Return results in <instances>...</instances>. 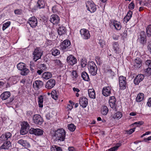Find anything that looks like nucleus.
<instances>
[{"label": "nucleus", "mask_w": 151, "mask_h": 151, "mask_svg": "<svg viewBox=\"0 0 151 151\" xmlns=\"http://www.w3.org/2000/svg\"><path fill=\"white\" fill-rule=\"evenodd\" d=\"M81 76L83 80L86 81H89L90 78L88 73L85 71H83L81 74Z\"/></svg>", "instance_id": "obj_33"}, {"label": "nucleus", "mask_w": 151, "mask_h": 151, "mask_svg": "<svg viewBox=\"0 0 151 151\" xmlns=\"http://www.w3.org/2000/svg\"><path fill=\"white\" fill-rule=\"evenodd\" d=\"M79 103L81 106L85 108L88 104V99L85 97H81L80 98Z\"/></svg>", "instance_id": "obj_15"}, {"label": "nucleus", "mask_w": 151, "mask_h": 151, "mask_svg": "<svg viewBox=\"0 0 151 151\" xmlns=\"http://www.w3.org/2000/svg\"><path fill=\"white\" fill-rule=\"evenodd\" d=\"M116 99L114 96L110 97L109 101V105L111 108L116 111L120 110L122 109V106L116 105Z\"/></svg>", "instance_id": "obj_4"}, {"label": "nucleus", "mask_w": 151, "mask_h": 151, "mask_svg": "<svg viewBox=\"0 0 151 151\" xmlns=\"http://www.w3.org/2000/svg\"><path fill=\"white\" fill-rule=\"evenodd\" d=\"M65 132L63 129H58L55 133V140L58 142L63 141L65 139Z\"/></svg>", "instance_id": "obj_1"}, {"label": "nucleus", "mask_w": 151, "mask_h": 151, "mask_svg": "<svg viewBox=\"0 0 151 151\" xmlns=\"http://www.w3.org/2000/svg\"><path fill=\"white\" fill-rule=\"evenodd\" d=\"M144 124V122L142 121H140L135 122L134 124L136 125L137 126L139 127L142 125Z\"/></svg>", "instance_id": "obj_54"}, {"label": "nucleus", "mask_w": 151, "mask_h": 151, "mask_svg": "<svg viewBox=\"0 0 151 151\" xmlns=\"http://www.w3.org/2000/svg\"><path fill=\"white\" fill-rule=\"evenodd\" d=\"M54 61V62L55 64L59 65L60 66H62V64L60 60L57 59L55 60Z\"/></svg>", "instance_id": "obj_52"}, {"label": "nucleus", "mask_w": 151, "mask_h": 151, "mask_svg": "<svg viewBox=\"0 0 151 151\" xmlns=\"http://www.w3.org/2000/svg\"><path fill=\"white\" fill-rule=\"evenodd\" d=\"M99 43L101 47L103 48L104 46L105 45V42L104 41L102 40H100L99 41Z\"/></svg>", "instance_id": "obj_59"}, {"label": "nucleus", "mask_w": 151, "mask_h": 151, "mask_svg": "<svg viewBox=\"0 0 151 151\" xmlns=\"http://www.w3.org/2000/svg\"><path fill=\"white\" fill-rule=\"evenodd\" d=\"M67 60L68 64L71 65H73L77 62L76 59L72 55H70L67 57Z\"/></svg>", "instance_id": "obj_16"}, {"label": "nucleus", "mask_w": 151, "mask_h": 151, "mask_svg": "<svg viewBox=\"0 0 151 151\" xmlns=\"http://www.w3.org/2000/svg\"><path fill=\"white\" fill-rule=\"evenodd\" d=\"M34 123L40 125L43 122V120L41 116L38 114H35L33 117Z\"/></svg>", "instance_id": "obj_12"}, {"label": "nucleus", "mask_w": 151, "mask_h": 151, "mask_svg": "<svg viewBox=\"0 0 151 151\" xmlns=\"http://www.w3.org/2000/svg\"><path fill=\"white\" fill-rule=\"evenodd\" d=\"M145 65L148 67L151 68V60H148L145 62Z\"/></svg>", "instance_id": "obj_53"}, {"label": "nucleus", "mask_w": 151, "mask_h": 151, "mask_svg": "<svg viewBox=\"0 0 151 151\" xmlns=\"http://www.w3.org/2000/svg\"><path fill=\"white\" fill-rule=\"evenodd\" d=\"M51 51L52 55L54 56H56L60 54V50L55 48L52 49Z\"/></svg>", "instance_id": "obj_40"}, {"label": "nucleus", "mask_w": 151, "mask_h": 151, "mask_svg": "<svg viewBox=\"0 0 151 151\" xmlns=\"http://www.w3.org/2000/svg\"><path fill=\"white\" fill-rule=\"evenodd\" d=\"M11 22H10L8 21L6 23H4L3 25L2 30H4L6 28L8 27L10 24Z\"/></svg>", "instance_id": "obj_51"}, {"label": "nucleus", "mask_w": 151, "mask_h": 151, "mask_svg": "<svg viewBox=\"0 0 151 151\" xmlns=\"http://www.w3.org/2000/svg\"><path fill=\"white\" fill-rule=\"evenodd\" d=\"M112 48L115 52L116 54H119L120 52L121 49L118 42H112Z\"/></svg>", "instance_id": "obj_19"}, {"label": "nucleus", "mask_w": 151, "mask_h": 151, "mask_svg": "<svg viewBox=\"0 0 151 151\" xmlns=\"http://www.w3.org/2000/svg\"><path fill=\"white\" fill-rule=\"evenodd\" d=\"M107 73L108 74H109L111 76H114L115 75L114 73L111 69L108 70H107Z\"/></svg>", "instance_id": "obj_56"}, {"label": "nucleus", "mask_w": 151, "mask_h": 151, "mask_svg": "<svg viewBox=\"0 0 151 151\" xmlns=\"http://www.w3.org/2000/svg\"><path fill=\"white\" fill-rule=\"evenodd\" d=\"M81 64L82 67H84L87 64V60L85 58H82L81 60Z\"/></svg>", "instance_id": "obj_46"}, {"label": "nucleus", "mask_w": 151, "mask_h": 151, "mask_svg": "<svg viewBox=\"0 0 151 151\" xmlns=\"http://www.w3.org/2000/svg\"><path fill=\"white\" fill-rule=\"evenodd\" d=\"M112 91L113 90L111 86H105L102 89V93L104 96H110Z\"/></svg>", "instance_id": "obj_11"}, {"label": "nucleus", "mask_w": 151, "mask_h": 151, "mask_svg": "<svg viewBox=\"0 0 151 151\" xmlns=\"http://www.w3.org/2000/svg\"><path fill=\"white\" fill-rule=\"evenodd\" d=\"M71 46L70 42L68 40H64L60 45L61 49L64 52L70 50Z\"/></svg>", "instance_id": "obj_5"}, {"label": "nucleus", "mask_w": 151, "mask_h": 151, "mask_svg": "<svg viewBox=\"0 0 151 151\" xmlns=\"http://www.w3.org/2000/svg\"><path fill=\"white\" fill-rule=\"evenodd\" d=\"M138 40L142 45L146 43V35L145 31H142L140 32Z\"/></svg>", "instance_id": "obj_9"}, {"label": "nucleus", "mask_w": 151, "mask_h": 151, "mask_svg": "<svg viewBox=\"0 0 151 151\" xmlns=\"http://www.w3.org/2000/svg\"><path fill=\"white\" fill-rule=\"evenodd\" d=\"M42 54L43 51L42 50L40 47H37L34 49L33 52V60L35 62H36L37 60L40 59Z\"/></svg>", "instance_id": "obj_3"}, {"label": "nucleus", "mask_w": 151, "mask_h": 151, "mask_svg": "<svg viewBox=\"0 0 151 151\" xmlns=\"http://www.w3.org/2000/svg\"><path fill=\"white\" fill-rule=\"evenodd\" d=\"M14 13L17 14H20L22 13V10L20 9H16L14 10Z\"/></svg>", "instance_id": "obj_60"}, {"label": "nucleus", "mask_w": 151, "mask_h": 151, "mask_svg": "<svg viewBox=\"0 0 151 151\" xmlns=\"http://www.w3.org/2000/svg\"><path fill=\"white\" fill-rule=\"evenodd\" d=\"M109 111V109L106 106H103L101 109V113L102 114L106 115Z\"/></svg>", "instance_id": "obj_34"}, {"label": "nucleus", "mask_w": 151, "mask_h": 151, "mask_svg": "<svg viewBox=\"0 0 151 151\" xmlns=\"http://www.w3.org/2000/svg\"><path fill=\"white\" fill-rule=\"evenodd\" d=\"M135 129V128L131 129L128 131V133L130 134H131L134 131Z\"/></svg>", "instance_id": "obj_62"}, {"label": "nucleus", "mask_w": 151, "mask_h": 151, "mask_svg": "<svg viewBox=\"0 0 151 151\" xmlns=\"http://www.w3.org/2000/svg\"><path fill=\"white\" fill-rule=\"evenodd\" d=\"M52 76V74L50 72H46L42 74V77L44 79L47 80L50 78Z\"/></svg>", "instance_id": "obj_28"}, {"label": "nucleus", "mask_w": 151, "mask_h": 151, "mask_svg": "<svg viewBox=\"0 0 151 151\" xmlns=\"http://www.w3.org/2000/svg\"><path fill=\"white\" fill-rule=\"evenodd\" d=\"M58 32L59 35H61L65 34L66 32V29L65 27L61 26L58 29Z\"/></svg>", "instance_id": "obj_27"}, {"label": "nucleus", "mask_w": 151, "mask_h": 151, "mask_svg": "<svg viewBox=\"0 0 151 151\" xmlns=\"http://www.w3.org/2000/svg\"><path fill=\"white\" fill-rule=\"evenodd\" d=\"M132 12L130 10L129 11L126 16L124 19V21L126 22H127L132 17Z\"/></svg>", "instance_id": "obj_32"}, {"label": "nucleus", "mask_w": 151, "mask_h": 151, "mask_svg": "<svg viewBox=\"0 0 151 151\" xmlns=\"http://www.w3.org/2000/svg\"><path fill=\"white\" fill-rule=\"evenodd\" d=\"M144 78V75L143 74H139L137 76L134 80V83L135 85H138L142 81Z\"/></svg>", "instance_id": "obj_22"}, {"label": "nucleus", "mask_w": 151, "mask_h": 151, "mask_svg": "<svg viewBox=\"0 0 151 151\" xmlns=\"http://www.w3.org/2000/svg\"><path fill=\"white\" fill-rule=\"evenodd\" d=\"M52 151H62L61 147L57 146H53L51 148Z\"/></svg>", "instance_id": "obj_45"}, {"label": "nucleus", "mask_w": 151, "mask_h": 151, "mask_svg": "<svg viewBox=\"0 0 151 151\" xmlns=\"http://www.w3.org/2000/svg\"><path fill=\"white\" fill-rule=\"evenodd\" d=\"M147 47L148 50L151 53V42H148Z\"/></svg>", "instance_id": "obj_61"}, {"label": "nucleus", "mask_w": 151, "mask_h": 151, "mask_svg": "<svg viewBox=\"0 0 151 151\" xmlns=\"http://www.w3.org/2000/svg\"><path fill=\"white\" fill-rule=\"evenodd\" d=\"M80 32L81 37L83 39L87 40L90 38V34L89 31L87 29H82L80 30Z\"/></svg>", "instance_id": "obj_8"}, {"label": "nucleus", "mask_w": 151, "mask_h": 151, "mask_svg": "<svg viewBox=\"0 0 151 151\" xmlns=\"http://www.w3.org/2000/svg\"><path fill=\"white\" fill-rule=\"evenodd\" d=\"M86 4L87 9L91 13H93L96 10V5L93 1H88L86 3Z\"/></svg>", "instance_id": "obj_6"}, {"label": "nucleus", "mask_w": 151, "mask_h": 151, "mask_svg": "<svg viewBox=\"0 0 151 151\" xmlns=\"http://www.w3.org/2000/svg\"><path fill=\"white\" fill-rule=\"evenodd\" d=\"M45 3L43 0H38L37 4V8L41 9L44 8Z\"/></svg>", "instance_id": "obj_30"}, {"label": "nucleus", "mask_w": 151, "mask_h": 151, "mask_svg": "<svg viewBox=\"0 0 151 151\" xmlns=\"http://www.w3.org/2000/svg\"><path fill=\"white\" fill-rule=\"evenodd\" d=\"M88 68L89 72L92 76H95L97 73V67L93 61H89L88 64Z\"/></svg>", "instance_id": "obj_2"}, {"label": "nucleus", "mask_w": 151, "mask_h": 151, "mask_svg": "<svg viewBox=\"0 0 151 151\" xmlns=\"http://www.w3.org/2000/svg\"><path fill=\"white\" fill-rule=\"evenodd\" d=\"M17 143L26 148H29L30 147V145L28 142L22 139L19 140Z\"/></svg>", "instance_id": "obj_24"}, {"label": "nucleus", "mask_w": 151, "mask_h": 151, "mask_svg": "<svg viewBox=\"0 0 151 151\" xmlns=\"http://www.w3.org/2000/svg\"><path fill=\"white\" fill-rule=\"evenodd\" d=\"M144 98V94L142 93H139L136 98L137 102H139L142 101Z\"/></svg>", "instance_id": "obj_35"}, {"label": "nucleus", "mask_w": 151, "mask_h": 151, "mask_svg": "<svg viewBox=\"0 0 151 151\" xmlns=\"http://www.w3.org/2000/svg\"><path fill=\"white\" fill-rule=\"evenodd\" d=\"M17 67L18 70H21L26 68V65L24 63H20L17 65Z\"/></svg>", "instance_id": "obj_39"}, {"label": "nucleus", "mask_w": 151, "mask_h": 151, "mask_svg": "<svg viewBox=\"0 0 151 151\" xmlns=\"http://www.w3.org/2000/svg\"><path fill=\"white\" fill-rule=\"evenodd\" d=\"M11 96V93L9 91H5L3 92L0 96V98L2 100L7 99Z\"/></svg>", "instance_id": "obj_25"}, {"label": "nucleus", "mask_w": 151, "mask_h": 151, "mask_svg": "<svg viewBox=\"0 0 151 151\" xmlns=\"http://www.w3.org/2000/svg\"><path fill=\"white\" fill-rule=\"evenodd\" d=\"M68 150L69 151H76L75 149L73 147H68Z\"/></svg>", "instance_id": "obj_64"}, {"label": "nucleus", "mask_w": 151, "mask_h": 151, "mask_svg": "<svg viewBox=\"0 0 151 151\" xmlns=\"http://www.w3.org/2000/svg\"><path fill=\"white\" fill-rule=\"evenodd\" d=\"M29 130V129L27 128H24L21 127L20 130V133L22 135H24L28 132Z\"/></svg>", "instance_id": "obj_48"}, {"label": "nucleus", "mask_w": 151, "mask_h": 151, "mask_svg": "<svg viewBox=\"0 0 151 151\" xmlns=\"http://www.w3.org/2000/svg\"><path fill=\"white\" fill-rule=\"evenodd\" d=\"M146 33L148 37H151V24L148 25L146 27Z\"/></svg>", "instance_id": "obj_38"}, {"label": "nucleus", "mask_w": 151, "mask_h": 151, "mask_svg": "<svg viewBox=\"0 0 151 151\" xmlns=\"http://www.w3.org/2000/svg\"><path fill=\"white\" fill-rule=\"evenodd\" d=\"M29 125L27 122H23L21 124V127L24 128H27V129H29Z\"/></svg>", "instance_id": "obj_44"}, {"label": "nucleus", "mask_w": 151, "mask_h": 151, "mask_svg": "<svg viewBox=\"0 0 151 151\" xmlns=\"http://www.w3.org/2000/svg\"><path fill=\"white\" fill-rule=\"evenodd\" d=\"M145 74L148 76L151 75V68L148 67L145 70Z\"/></svg>", "instance_id": "obj_49"}, {"label": "nucleus", "mask_w": 151, "mask_h": 151, "mask_svg": "<svg viewBox=\"0 0 151 151\" xmlns=\"http://www.w3.org/2000/svg\"><path fill=\"white\" fill-rule=\"evenodd\" d=\"M89 97L92 99H94L96 98V95L95 91L93 89H89L88 91Z\"/></svg>", "instance_id": "obj_31"}, {"label": "nucleus", "mask_w": 151, "mask_h": 151, "mask_svg": "<svg viewBox=\"0 0 151 151\" xmlns=\"http://www.w3.org/2000/svg\"><path fill=\"white\" fill-rule=\"evenodd\" d=\"M10 146H11V142L9 140H7L4 142L0 147V148L2 149L8 150Z\"/></svg>", "instance_id": "obj_26"}, {"label": "nucleus", "mask_w": 151, "mask_h": 151, "mask_svg": "<svg viewBox=\"0 0 151 151\" xmlns=\"http://www.w3.org/2000/svg\"><path fill=\"white\" fill-rule=\"evenodd\" d=\"M112 24L116 30H120L122 27L120 22L116 21H114Z\"/></svg>", "instance_id": "obj_29"}, {"label": "nucleus", "mask_w": 151, "mask_h": 151, "mask_svg": "<svg viewBox=\"0 0 151 151\" xmlns=\"http://www.w3.org/2000/svg\"><path fill=\"white\" fill-rule=\"evenodd\" d=\"M29 71L28 69L26 68L21 70L20 74L22 76H26L29 73Z\"/></svg>", "instance_id": "obj_43"}, {"label": "nucleus", "mask_w": 151, "mask_h": 151, "mask_svg": "<svg viewBox=\"0 0 151 151\" xmlns=\"http://www.w3.org/2000/svg\"><path fill=\"white\" fill-rule=\"evenodd\" d=\"M39 68L45 71L47 70V68L46 67L45 65L44 64H41L39 66Z\"/></svg>", "instance_id": "obj_50"}, {"label": "nucleus", "mask_w": 151, "mask_h": 151, "mask_svg": "<svg viewBox=\"0 0 151 151\" xmlns=\"http://www.w3.org/2000/svg\"><path fill=\"white\" fill-rule=\"evenodd\" d=\"M122 116V114L121 112L118 111L113 116V117L114 119H120Z\"/></svg>", "instance_id": "obj_42"}, {"label": "nucleus", "mask_w": 151, "mask_h": 151, "mask_svg": "<svg viewBox=\"0 0 151 151\" xmlns=\"http://www.w3.org/2000/svg\"><path fill=\"white\" fill-rule=\"evenodd\" d=\"M68 129L71 132L74 131L76 129V127L72 124H71L68 125Z\"/></svg>", "instance_id": "obj_47"}, {"label": "nucleus", "mask_w": 151, "mask_h": 151, "mask_svg": "<svg viewBox=\"0 0 151 151\" xmlns=\"http://www.w3.org/2000/svg\"><path fill=\"white\" fill-rule=\"evenodd\" d=\"M142 62L141 60L139 58H137L134 60L133 66L136 68H139L142 65Z\"/></svg>", "instance_id": "obj_23"}, {"label": "nucleus", "mask_w": 151, "mask_h": 151, "mask_svg": "<svg viewBox=\"0 0 151 151\" xmlns=\"http://www.w3.org/2000/svg\"><path fill=\"white\" fill-rule=\"evenodd\" d=\"M28 22L30 26L33 28L37 26V20L35 17H32L30 18Z\"/></svg>", "instance_id": "obj_14"}, {"label": "nucleus", "mask_w": 151, "mask_h": 151, "mask_svg": "<svg viewBox=\"0 0 151 151\" xmlns=\"http://www.w3.org/2000/svg\"><path fill=\"white\" fill-rule=\"evenodd\" d=\"M58 91L53 90L51 93V96L53 99L55 100H57L58 98Z\"/></svg>", "instance_id": "obj_37"}, {"label": "nucleus", "mask_w": 151, "mask_h": 151, "mask_svg": "<svg viewBox=\"0 0 151 151\" xmlns=\"http://www.w3.org/2000/svg\"><path fill=\"white\" fill-rule=\"evenodd\" d=\"M43 82L40 80L35 81L33 83V86L36 90H38L41 88L43 86Z\"/></svg>", "instance_id": "obj_20"}, {"label": "nucleus", "mask_w": 151, "mask_h": 151, "mask_svg": "<svg viewBox=\"0 0 151 151\" xmlns=\"http://www.w3.org/2000/svg\"><path fill=\"white\" fill-rule=\"evenodd\" d=\"M12 134L10 132H6L2 134L0 137V142L4 141L9 140L12 137Z\"/></svg>", "instance_id": "obj_13"}, {"label": "nucleus", "mask_w": 151, "mask_h": 151, "mask_svg": "<svg viewBox=\"0 0 151 151\" xmlns=\"http://www.w3.org/2000/svg\"><path fill=\"white\" fill-rule=\"evenodd\" d=\"M96 61L98 65H100L102 63V60H101V58H96Z\"/></svg>", "instance_id": "obj_58"}, {"label": "nucleus", "mask_w": 151, "mask_h": 151, "mask_svg": "<svg viewBox=\"0 0 151 151\" xmlns=\"http://www.w3.org/2000/svg\"><path fill=\"white\" fill-rule=\"evenodd\" d=\"M147 104L148 106L149 107H150L151 106V97L148 99V101L147 103Z\"/></svg>", "instance_id": "obj_63"}, {"label": "nucleus", "mask_w": 151, "mask_h": 151, "mask_svg": "<svg viewBox=\"0 0 151 151\" xmlns=\"http://www.w3.org/2000/svg\"><path fill=\"white\" fill-rule=\"evenodd\" d=\"M134 5L133 2H132L129 5V9L132 10L134 9Z\"/></svg>", "instance_id": "obj_55"}, {"label": "nucleus", "mask_w": 151, "mask_h": 151, "mask_svg": "<svg viewBox=\"0 0 151 151\" xmlns=\"http://www.w3.org/2000/svg\"><path fill=\"white\" fill-rule=\"evenodd\" d=\"M19 80V77L18 76H12L9 78L7 84L8 86H10L11 85L16 84Z\"/></svg>", "instance_id": "obj_21"}, {"label": "nucleus", "mask_w": 151, "mask_h": 151, "mask_svg": "<svg viewBox=\"0 0 151 151\" xmlns=\"http://www.w3.org/2000/svg\"><path fill=\"white\" fill-rule=\"evenodd\" d=\"M72 74L73 76V78H76L78 77V75L77 73V72L76 70H73L72 72Z\"/></svg>", "instance_id": "obj_57"}, {"label": "nucleus", "mask_w": 151, "mask_h": 151, "mask_svg": "<svg viewBox=\"0 0 151 151\" xmlns=\"http://www.w3.org/2000/svg\"><path fill=\"white\" fill-rule=\"evenodd\" d=\"M121 145V144L120 143H117L115 146L108 149L107 151H115Z\"/></svg>", "instance_id": "obj_41"}, {"label": "nucleus", "mask_w": 151, "mask_h": 151, "mask_svg": "<svg viewBox=\"0 0 151 151\" xmlns=\"http://www.w3.org/2000/svg\"><path fill=\"white\" fill-rule=\"evenodd\" d=\"M29 132L30 134L39 136L43 134V131L40 129L31 128L29 129Z\"/></svg>", "instance_id": "obj_7"}, {"label": "nucleus", "mask_w": 151, "mask_h": 151, "mask_svg": "<svg viewBox=\"0 0 151 151\" xmlns=\"http://www.w3.org/2000/svg\"><path fill=\"white\" fill-rule=\"evenodd\" d=\"M50 20L53 24H58L60 22V18L56 14H52L50 16Z\"/></svg>", "instance_id": "obj_17"}, {"label": "nucleus", "mask_w": 151, "mask_h": 151, "mask_svg": "<svg viewBox=\"0 0 151 151\" xmlns=\"http://www.w3.org/2000/svg\"><path fill=\"white\" fill-rule=\"evenodd\" d=\"M55 84V80L53 79H51L48 81L45 85L46 88L50 89L54 87Z\"/></svg>", "instance_id": "obj_18"}, {"label": "nucleus", "mask_w": 151, "mask_h": 151, "mask_svg": "<svg viewBox=\"0 0 151 151\" xmlns=\"http://www.w3.org/2000/svg\"><path fill=\"white\" fill-rule=\"evenodd\" d=\"M43 96L42 95L39 96L38 98V105L40 108H42L43 107Z\"/></svg>", "instance_id": "obj_36"}, {"label": "nucleus", "mask_w": 151, "mask_h": 151, "mask_svg": "<svg viewBox=\"0 0 151 151\" xmlns=\"http://www.w3.org/2000/svg\"><path fill=\"white\" fill-rule=\"evenodd\" d=\"M119 82L121 89H125L126 88L127 84L126 77L123 76H120L119 78Z\"/></svg>", "instance_id": "obj_10"}]
</instances>
